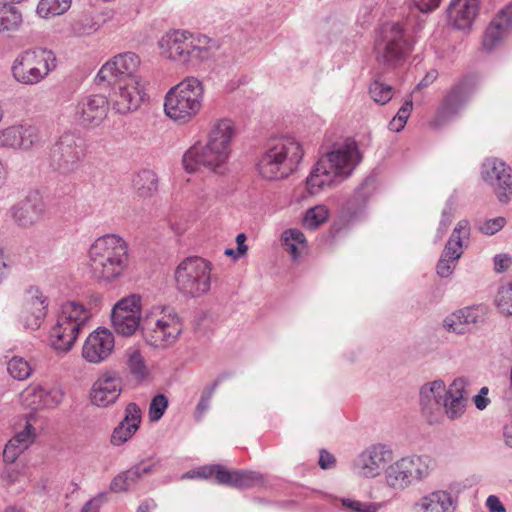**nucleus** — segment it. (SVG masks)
I'll return each mask as SVG.
<instances>
[{"label":"nucleus","mask_w":512,"mask_h":512,"mask_svg":"<svg viewBox=\"0 0 512 512\" xmlns=\"http://www.w3.org/2000/svg\"><path fill=\"white\" fill-rule=\"evenodd\" d=\"M111 319L118 334L129 337L138 331L155 348L174 344L183 330L182 320L172 307H155L142 316L141 297L136 294L119 300L112 309Z\"/></svg>","instance_id":"nucleus-1"},{"label":"nucleus","mask_w":512,"mask_h":512,"mask_svg":"<svg viewBox=\"0 0 512 512\" xmlns=\"http://www.w3.org/2000/svg\"><path fill=\"white\" fill-rule=\"evenodd\" d=\"M234 133L230 120L218 121L209 133L206 145L195 144L184 153L182 163L185 171L193 173L205 168L215 173H224Z\"/></svg>","instance_id":"nucleus-2"},{"label":"nucleus","mask_w":512,"mask_h":512,"mask_svg":"<svg viewBox=\"0 0 512 512\" xmlns=\"http://www.w3.org/2000/svg\"><path fill=\"white\" fill-rule=\"evenodd\" d=\"M129 266L128 245L117 235L95 240L89 249V267L93 278L111 282L120 278Z\"/></svg>","instance_id":"nucleus-3"},{"label":"nucleus","mask_w":512,"mask_h":512,"mask_svg":"<svg viewBox=\"0 0 512 512\" xmlns=\"http://www.w3.org/2000/svg\"><path fill=\"white\" fill-rule=\"evenodd\" d=\"M352 173V142L347 140L320 157L306 178V189L310 195L319 194L333 187Z\"/></svg>","instance_id":"nucleus-4"},{"label":"nucleus","mask_w":512,"mask_h":512,"mask_svg":"<svg viewBox=\"0 0 512 512\" xmlns=\"http://www.w3.org/2000/svg\"><path fill=\"white\" fill-rule=\"evenodd\" d=\"M303 155L300 142L293 137H282L268 143L257 168L266 179H283L297 170Z\"/></svg>","instance_id":"nucleus-5"},{"label":"nucleus","mask_w":512,"mask_h":512,"mask_svg":"<svg viewBox=\"0 0 512 512\" xmlns=\"http://www.w3.org/2000/svg\"><path fill=\"white\" fill-rule=\"evenodd\" d=\"M91 316V311L78 301L63 303L57 323L50 331L51 346L58 352L70 351Z\"/></svg>","instance_id":"nucleus-6"},{"label":"nucleus","mask_w":512,"mask_h":512,"mask_svg":"<svg viewBox=\"0 0 512 512\" xmlns=\"http://www.w3.org/2000/svg\"><path fill=\"white\" fill-rule=\"evenodd\" d=\"M202 100V83L197 78L188 77L166 94L164 110L169 118L185 123L200 111Z\"/></svg>","instance_id":"nucleus-7"},{"label":"nucleus","mask_w":512,"mask_h":512,"mask_svg":"<svg viewBox=\"0 0 512 512\" xmlns=\"http://www.w3.org/2000/svg\"><path fill=\"white\" fill-rule=\"evenodd\" d=\"M410 51L411 44L399 23H385L380 27L376 60L381 73L401 65Z\"/></svg>","instance_id":"nucleus-8"},{"label":"nucleus","mask_w":512,"mask_h":512,"mask_svg":"<svg viewBox=\"0 0 512 512\" xmlns=\"http://www.w3.org/2000/svg\"><path fill=\"white\" fill-rule=\"evenodd\" d=\"M210 39L194 36L187 31H173L159 41V46L168 58L180 63L204 60L209 57Z\"/></svg>","instance_id":"nucleus-9"},{"label":"nucleus","mask_w":512,"mask_h":512,"mask_svg":"<svg viewBox=\"0 0 512 512\" xmlns=\"http://www.w3.org/2000/svg\"><path fill=\"white\" fill-rule=\"evenodd\" d=\"M86 155V141L76 132L63 133L51 147L50 167L62 175L76 172Z\"/></svg>","instance_id":"nucleus-10"},{"label":"nucleus","mask_w":512,"mask_h":512,"mask_svg":"<svg viewBox=\"0 0 512 512\" xmlns=\"http://www.w3.org/2000/svg\"><path fill=\"white\" fill-rule=\"evenodd\" d=\"M176 287L185 296L199 297L211 286L210 262L197 256L184 259L175 270Z\"/></svg>","instance_id":"nucleus-11"},{"label":"nucleus","mask_w":512,"mask_h":512,"mask_svg":"<svg viewBox=\"0 0 512 512\" xmlns=\"http://www.w3.org/2000/svg\"><path fill=\"white\" fill-rule=\"evenodd\" d=\"M55 68L54 53L38 48L21 53L13 63L12 73L19 83L34 85L41 82Z\"/></svg>","instance_id":"nucleus-12"},{"label":"nucleus","mask_w":512,"mask_h":512,"mask_svg":"<svg viewBox=\"0 0 512 512\" xmlns=\"http://www.w3.org/2000/svg\"><path fill=\"white\" fill-rule=\"evenodd\" d=\"M478 84L479 78L476 74L462 76L446 92L431 125L438 128L458 116L477 90Z\"/></svg>","instance_id":"nucleus-13"},{"label":"nucleus","mask_w":512,"mask_h":512,"mask_svg":"<svg viewBox=\"0 0 512 512\" xmlns=\"http://www.w3.org/2000/svg\"><path fill=\"white\" fill-rule=\"evenodd\" d=\"M481 176L502 204L512 199V169L498 158L486 159L481 167Z\"/></svg>","instance_id":"nucleus-14"},{"label":"nucleus","mask_w":512,"mask_h":512,"mask_svg":"<svg viewBox=\"0 0 512 512\" xmlns=\"http://www.w3.org/2000/svg\"><path fill=\"white\" fill-rule=\"evenodd\" d=\"M393 459L391 448L382 443L371 444L354 460V470L363 478H375Z\"/></svg>","instance_id":"nucleus-15"},{"label":"nucleus","mask_w":512,"mask_h":512,"mask_svg":"<svg viewBox=\"0 0 512 512\" xmlns=\"http://www.w3.org/2000/svg\"><path fill=\"white\" fill-rule=\"evenodd\" d=\"M139 64L140 59L135 53L126 52L119 54L101 67L96 79L98 82H108L110 85L138 79L135 73L138 70Z\"/></svg>","instance_id":"nucleus-16"},{"label":"nucleus","mask_w":512,"mask_h":512,"mask_svg":"<svg viewBox=\"0 0 512 512\" xmlns=\"http://www.w3.org/2000/svg\"><path fill=\"white\" fill-rule=\"evenodd\" d=\"M215 476L216 482L233 488L244 489L254 486L261 481V476L252 471H229L222 465L204 466L196 470L199 478Z\"/></svg>","instance_id":"nucleus-17"},{"label":"nucleus","mask_w":512,"mask_h":512,"mask_svg":"<svg viewBox=\"0 0 512 512\" xmlns=\"http://www.w3.org/2000/svg\"><path fill=\"white\" fill-rule=\"evenodd\" d=\"M470 233L469 223L466 220H461L454 228L442 255L437 263V274L440 277H448L455 265L454 263L463 254L462 239L468 238Z\"/></svg>","instance_id":"nucleus-18"},{"label":"nucleus","mask_w":512,"mask_h":512,"mask_svg":"<svg viewBox=\"0 0 512 512\" xmlns=\"http://www.w3.org/2000/svg\"><path fill=\"white\" fill-rule=\"evenodd\" d=\"M118 91L114 93L113 108L120 114L136 111L146 99L144 85L140 79L117 82Z\"/></svg>","instance_id":"nucleus-19"},{"label":"nucleus","mask_w":512,"mask_h":512,"mask_svg":"<svg viewBox=\"0 0 512 512\" xmlns=\"http://www.w3.org/2000/svg\"><path fill=\"white\" fill-rule=\"evenodd\" d=\"M115 341L112 332L106 328H98L87 337L83 349V358L94 364L105 361L114 349Z\"/></svg>","instance_id":"nucleus-20"},{"label":"nucleus","mask_w":512,"mask_h":512,"mask_svg":"<svg viewBox=\"0 0 512 512\" xmlns=\"http://www.w3.org/2000/svg\"><path fill=\"white\" fill-rule=\"evenodd\" d=\"M122 391V379L115 371H107L93 384L90 392L92 404L107 407L116 402Z\"/></svg>","instance_id":"nucleus-21"},{"label":"nucleus","mask_w":512,"mask_h":512,"mask_svg":"<svg viewBox=\"0 0 512 512\" xmlns=\"http://www.w3.org/2000/svg\"><path fill=\"white\" fill-rule=\"evenodd\" d=\"M109 111L107 98L100 94L82 98L76 107V114L82 125L98 127L106 119Z\"/></svg>","instance_id":"nucleus-22"},{"label":"nucleus","mask_w":512,"mask_h":512,"mask_svg":"<svg viewBox=\"0 0 512 512\" xmlns=\"http://www.w3.org/2000/svg\"><path fill=\"white\" fill-rule=\"evenodd\" d=\"M446 385L441 379L425 383L420 389V405L430 423L437 420L443 413V403L446 395Z\"/></svg>","instance_id":"nucleus-23"},{"label":"nucleus","mask_w":512,"mask_h":512,"mask_svg":"<svg viewBox=\"0 0 512 512\" xmlns=\"http://www.w3.org/2000/svg\"><path fill=\"white\" fill-rule=\"evenodd\" d=\"M482 322V311L476 307H465L448 315L443 326L448 332L459 335L470 333Z\"/></svg>","instance_id":"nucleus-24"},{"label":"nucleus","mask_w":512,"mask_h":512,"mask_svg":"<svg viewBox=\"0 0 512 512\" xmlns=\"http://www.w3.org/2000/svg\"><path fill=\"white\" fill-rule=\"evenodd\" d=\"M43 212L44 203L37 194L28 196L11 208L13 219L22 227H29L38 222Z\"/></svg>","instance_id":"nucleus-25"},{"label":"nucleus","mask_w":512,"mask_h":512,"mask_svg":"<svg viewBox=\"0 0 512 512\" xmlns=\"http://www.w3.org/2000/svg\"><path fill=\"white\" fill-rule=\"evenodd\" d=\"M467 380L464 377H458L450 384L446 391L443 403V412L449 419L459 418L465 411L468 395L465 391Z\"/></svg>","instance_id":"nucleus-26"},{"label":"nucleus","mask_w":512,"mask_h":512,"mask_svg":"<svg viewBox=\"0 0 512 512\" xmlns=\"http://www.w3.org/2000/svg\"><path fill=\"white\" fill-rule=\"evenodd\" d=\"M141 423V409L134 403H129L125 408L124 418L114 428L111 435V443L115 446L127 442L139 429Z\"/></svg>","instance_id":"nucleus-27"},{"label":"nucleus","mask_w":512,"mask_h":512,"mask_svg":"<svg viewBox=\"0 0 512 512\" xmlns=\"http://www.w3.org/2000/svg\"><path fill=\"white\" fill-rule=\"evenodd\" d=\"M512 29V4L502 9L486 29L483 47L487 51L495 48L503 37Z\"/></svg>","instance_id":"nucleus-28"},{"label":"nucleus","mask_w":512,"mask_h":512,"mask_svg":"<svg viewBox=\"0 0 512 512\" xmlns=\"http://www.w3.org/2000/svg\"><path fill=\"white\" fill-rule=\"evenodd\" d=\"M457 498L445 490H437L421 497L414 505V512H455Z\"/></svg>","instance_id":"nucleus-29"},{"label":"nucleus","mask_w":512,"mask_h":512,"mask_svg":"<svg viewBox=\"0 0 512 512\" xmlns=\"http://www.w3.org/2000/svg\"><path fill=\"white\" fill-rule=\"evenodd\" d=\"M479 8V0H452L448 7V17L458 29L471 26Z\"/></svg>","instance_id":"nucleus-30"},{"label":"nucleus","mask_w":512,"mask_h":512,"mask_svg":"<svg viewBox=\"0 0 512 512\" xmlns=\"http://www.w3.org/2000/svg\"><path fill=\"white\" fill-rule=\"evenodd\" d=\"M27 312H31L33 319L26 324L28 328L37 329L40 327L41 320L46 315V298L41 294L38 288L31 287L28 291Z\"/></svg>","instance_id":"nucleus-31"},{"label":"nucleus","mask_w":512,"mask_h":512,"mask_svg":"<svg viewBox=\"0 0 512 512\" xmlns=\"http://www.w3.org/2000/svg\"><path fill=\"white\" fill-rule=\"evenodd\" d=\"M385 477L388 486L394 489H404L411 484L402 459L388 466Z\"/></svg>","instance_id":"nucleus-32"},{"label":"nucleus","mask_w":512,"mask_h":512,"mask_svg":"<svg viewBox=\"0 0 512 512\" xmlns=\"http://www.w3.org/2000/svg\"><path fill=\"white\" fill-rule=\"evenodd\" d=\"M21 21V13L14 5L0 4V32L16 30Z\"/></svg>","instance_id":"nucleus-33"},{"label":"nucleus","mask_w":512,"mask_h":512,"mask_svg":"<svg viewBox=\"0 0 512 512\" xmlns=\"http://www.w3.org/2000/svg\"><path fill=\"white\" fill-rule=\"evenodd\" d=\"M134 187L142 197L150 196L157 190L158 180L152 170H141L133 179Z\"/></svg>","instance_id":"nucleus-34"},{"label":"nucleus","mask_w":512,"mask_h":512,"mask_svg":"<svg viewBox=\"0 0 512 512\" xmlns=\"http://www.w3.org/2000/svg\"><path fill=\"white\" fill-rule=\"evenodd\" d=\"M71 6V0H40L37 5V14L42 18L61 15Z\"/></svg>","instance_id":"nucleus-35"},{"label":"nucleus","mask_w":512,"mask_h":512,"mask_svg":"<svg viewBox=\"0 0 512 512\" xmlns=\"http://www.w3.org/2000/svg\"><path fill=\"white\" fill-rule=\"evenodd\" d=\"M127 366L130 373L138 380H142L148 375L145 360L138 349L127 350Z\"/></svg>","instance_id":"nucleus-36"},{"label":"nucleus","mask_w":512,"mask_h":512,"mask_svg":"<svg viewBox=\"0 0 512 512\" xmlns=\"http://www.w3.org/2000/svg\"><path fill=\"white\" fill-rule=\"evenodd\" d=\"M139 472L132 466L127 471H124L114 477L111 482V491L118 493L128 490L132 485L136 484L140 480Z\"/></svg>","instance_id":"nucleus-37"},{"label":"nucleus","mask_w":512,"mask_h":512,"mask_svg":"<svg viewBox=\"0 0 512 512\" xmlns=\"http://www.w3.org/2000/svg\"><path fill=\"white\" fill-rule=\"evenodd\" d=\"M369 94L371 98L378 104L384 105L393 97V87L380 81V76L370 84Z\"/></svg>","instance_id":"nucleus-38"},{"label":"nucleus","mask_w":512,"mask_h":512,"mask_svg":"<svg viewBox=\"0 0 512 512\" xmlns=\"http://www.w3.org/2000/svg\"><path fill=\"white\" fill-rule=\"evenodd\" d=\"M328 219V210L324 205H317L308 209L303 218L306 228L314 230Z\"/></svg>","instance_id":"nucleus-39"},{"label":"nucleus","mask_w":512,"mask_h":512,"mask_svg":"<svg viewBox=\"0 0 512 512\" xmlns=\"http://www.w3.org/2000/svg\"><path fill=\"white\" fill-rule=\"evenodd\" d=\"M7 371L14 379L21 381L31 375L32 367L24 358L14 356L7 363Z\"/></svg>","instance_id":"nucleus-40"},{"label":"nucleus","mask_w":512,"mask_h":512,"mask_svg":"<svg viewBox=\"0 0 512 512\" xmlns=\"http://www.w3.org/2000/svg\"><path fill=\"white\" fill-rule=\"evenodd\" d=\"M20 149L28 150L43 143V137L35 126H20Z\"/></svg>","instance_id":"nucleus-41"},{"label":"nucleus","mask_w":512,"mask_h":512,"mask_svg":"<svg viewBox=\"0 0 512 512\" xmlns=\"http://www.w3.org/2000/svg\"><path fill=\"white\" fill-rule=\"evenodd\" d=\"M496 305L504 315H512V282L503 284L496 295Z\"/></svg>","instance_id":"nucleus-42"},{"label":"nucleus","mask_w":512,"mask_h":512,"mask_svg":"<svg viewBox=\"0 0 512 512\" xmlns=\"http://www.w3.org/2000/svg\"><path fill=\"white\" fill-rule=\"evenodd\" d=\"M168 407V399L164 394L154 396L149 405V419L152 422L158 421L164 415Z\"/></svg>","instance_id":"nucleus-43"},{"label":"nucleus","mask_w":512,"mask_h":512,"mask_svg":"<svg viewBox=\"0 0 512 512\" xmlns=\"http://www.w3.org/2000/svg\"><path fill=\"white\" fill-rule=\"evenodd\" d=\"M20 126H11L0 132V146L20 148Z\"/></svg>","instance_id":"nucleus-44"},{"label":"nucleus","mask_w":512,"mask_h":512,"mask_svg":"<svg viewBox=\"0 0 512 512\" xmlns=\"http://www.w3.org/2000/svg\"><path fill=\"white\" fill-rule=\"evenodd\" d=\"M34 438V427L29 422H26L24 429L16 433L9 441L25 451L33 443Z\"/></svg>","instance_id":"nucleus-45"},{"label":"nucleus","mask_w":512,"mask_h":512,"mask_svg":"<svg viewBox=\"0 0 512 512\" xmlns=\"http://www.w3.org/2000/svg\"><path fill=\"white\" fill-rule=\"evenodd\" d=\"M99 25L89 16H83L72 24L73 32L78 36L89 35L97 31Z\"/></svg>","instance_id":"nucleus-46"},{"label":"nucleus","mask_w":512,"mask_h":512,"mask_svg":"<svg viewBox=\"0 0 512 512\" xmlns=\"http://www.w3.org/2000/svg\"><path fill=\"white\" fill-rule=\"evenodd\" d=\"M416 472L420 479L426 478L435 467V461L428 455H414Z\"/></svg>","instance_id":"nucleus-47"},{"label":"nucleus","mask_w":512,"mask_h":512,"mask_svg":"<svg viewBox=\"0 0 512 512\" xmlns=\"http://www.w3.org/2000/svg\"><path fill=\"white\" fill-rule=\"evenodd\" d=\"M214 394L213 387L206 386L200 396V400L196 406L195 418L197 421L202 419L203 414L210 407V400Z\"/></svg>","instance_id":"nucleus-48"},{"label":"nucleus","mask_w":512,"mask_h":512,"mask_svg":"<svg viewBox=\"0 0 512 512\" xmlns=\"http://www.w3.org/2000/svg\"><path fill=\"white\" fill-rule=\"evenodd\" d=\"M34 394L38 396L41 400H43L44 405L55 404L58 405L61 403L63 394L59 390L46 391L41 387H38L34 390Z\"/></svg>","instance_id":"nucleus-49"},{"label":"nucleus","mask_w":512,"mask_h":512,"mask_svg":"<svg viewBox=\"0 0 512 512\" xmlns=\"http://www.w3.org/2000/svg\"><path fill=\"white\" fill-rule=\"evenodd\" d=\"M413 109V102L412 100H406L403 105L398 110V113L396 117L392 120L391 125L393 126L395 122H399V126L395 128V131L399 132L404 128V125L406 124L410 113Z\"/></svg>","instance_id":"nucleus-50"},{"label":"nucleus","mask_w":512,"mask_h":512,"mask_svg":"<svg viewBox=\"0 0 512 512\" xmlns=\"http://www.w3.org/2000/svg\"><path fill=\"white\" fill-rule=\"evenodd\" d=\"M376 177L374 174L367 176L360 184L357 195L365 202L375 189Z\"/></svg>","instance_id":"nucleus-51"},{"label":"nucleus","mask_w":512,"mask_h":512,"mask_svg":"<svg viewBox=\"0 0 512 512\" xmlns=\"http://www.w3.org/2000/svg\"><path fill=\"white\" fill-rule=\"evenodd\" d=\"M505 223L506 220L503 217L489 219L480 226V231L485 235H493L500 231Z\"/></svg>","instance_id":"nucleus-52"},{"label":"nucleus","mask_w":512,"mask_h":512,"mask_svg":"<svg viewBox=\"0 0 512 512\" xmlns=\"http://www.w3.org/2000/svg\"><path fill=\"white\" fill-rule=\"evenodd\" d=\"M24 450L20 449L16 444L8 441L3 451V460L5 463L13 464Z\"/></svg>","instance_id":"nucleus-53"},{"label":"nucleus","mask_w":512,"mask_h":512,"mask_svg":"<svg viewBox=\"0 0 512 512\" xmlns=\"http://www.w3.org/2000/svg\"><path fill=\"white\" fill-rule=\"evenodd\" d=\"M401 459H402V464L405 466V469L407 470V474H408L410 483H412L415 480H417V481L421 480L419 473L416 472V466H415L416 463L414 460V456L403 457Z\"/></svg>","instance_id":"nucleus-54"},{"label":"nucleus","mask_w":512,"mask_h":512,"mask_svg":"<svg viewBox=\"0 0 512 512\" xmlns=\"http://www.w3.org/2000/svg\"><path fill=\"white\" fill-rule=\"evenodd\" d=\"M382 506V503L362 502L359 500H354V512H378Z\"/></svg>","instance_id":"nucleus-55"},{"label":"nucleus","mask_w":512,"mask_h":512,"mask_svg":"<svg viewBox=\"0 0 512 512\" xmlns=\"http://www.w3.org/2000/svg\"><path fill=\"white\" fill-rule=\"evenodd\" d=\"M441 0H411L412 4L421 12L427 13L437 8Z\"/></svg>","instance_id":"nucleus-56"},{"label":"nucleus","mask_w":512,"mask_h":512,"mask_svg":"<svg viewBox=\"0 0 512 512\" xmlns=\"http://www.w3.org/2000/svg\"><path fill=\"white\" fill-rule=\"evenodd\" d=\"M512 263V259L507 254H498L494 257L495 270L499 273L506 271Z\"/></svg>","instance_id":"nucleus-57"},{"label":"nucleus","mask_w":512,"mask_h":512,"mask_svg":"<svg viewBox=\"0 0 512 512\" xmlns=\"http://www.w3.org/2000/svg\"><path fill=\"white\" fill-rule=\"evenodd\" d=\"M19 478V471L14 468L7 466L3 469L1 473V479L4 481L7 485H12L15 482L18 481Z\"/></svg>","instance_id":"nucleus-58"},{"label":"nucleus","mask_w":512,"mask_h":512,"mask_svg":"<svg viewBox=\"0 0 512 512\" xmlns=\"http://www.w3.org/2000/svg\"><path fill=\"white\" fill-rule=\"evenodd\" d=\"M283 241H291L296 244H304L305 243V236L304 234L298 230V229H289L286 230L283 234Z\"/></svg>","instance_id":"nucleus-59"},{"label":"nucleus","mask_w":512,"mask_h":512,"mask_svg":"<svg viewBox=\"0 0 512 512\" xmlns=\"http://www.w3.org/2000/svg\"><path fill=\"white\" fill-rule=\"evenodd\" d=\"M150 462V459H144L140 461L138 464L134 465L135 469L139 472L140 478L143 476L152 473L154 467L159 463V460L155 462Z\"/></svg>","instance_id":"nucleus-60"},{"label":"nucleus","mask_w":512,"mask_h":512,"mask_svg":"<svg viewBox=\"0 0 512 512\" xmlns=\"http://www.w3.org/2000/svg\"><path fill=\"white\" fill-rule=\"evenodd\" d=\"M318 464L322 469H330L335 464V457L325 449H322L320 450Z\"/></svg>","instance_id":"nucleus-61"},{"label":"nucleus","mask_w":512,"mask_h":512,"mask_svg":"<svg viewBox=\"0 0 512 512\" xmlns=\"http://www.w3.org/2000/svg\"><path fill=\"white\" fill-rule=\"evenodd\" d=\"M351 221H352V213L349 210H347V211L342 210L341 214L339 215L338 220L335 221V223H334V228L337 231H340V230L348 227Z\"/></svg>","instance_id":"nucleus-62"},{"label":"nucleus","mask_w":512,"mask_h":512,"mask_svg":"<svg viewBox=\"0 0 512 512\" xmlns=\"http://www.w3.org/2000/svg\"><path fill=\"white\" fill-rule=\"evenodd\" d=\"M486 506L490 512H506L504 505L495 495H490L486 500Z\"/></svg>","instance_id":"nucleus-63"},{"label":"nucleus","mask_w":512,"mask_h":512,"mask_svg":"<svg viewBox=\"0 0 512 512\" xmlns=\"http://www.w3.org/2000/svg\"><path fill=\"white\" fill-rule=\"evenodd\" d=\"M247 237L244 233H240L236 236V243H237V256H243L246 254L248 247L245 244Z\"/></svg>","instance_id":"nucleus-64"}]
</instances>
